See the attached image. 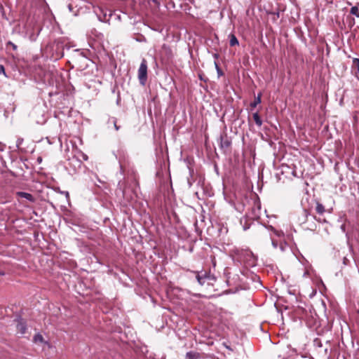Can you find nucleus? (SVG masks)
I'll list each match as a JSON object with an SVG mask.
<instances>
[{"mask_svg": "<svg viewBox=\"0 0 359 359\" xmlns=\"http://www.w3.org/2000/svg\"><path fill=\"white\" fill-rule=\"evenodd\" d=\"M229 253L234 262H237L246 268L257 265V257L249 248L234 247L230 250Z\"/></svg>", "mask_w": 359, "mask_h": 359, "instance_id": "1", "label": "nucleus"}, {"mask_svg": "<svg viewBox=\"0 0 359 359\" xmlns=\"http://www.w3.org/2000/svg\"><path fill=\"white\" fill-rule=\"evenodd\" d=\"M260 207H257V211H259ZM257 210L255 207L252 208V213L250 215H246L240 219L241 225L244 231H247L252 226L255 225V220L259 219V213L256 212Z\"/></svg>", "mask_w": 359, "mask_h": 359, "instance_id": "2", "label": "nucleus"}, {"mask_svg": "<svg viewBox=\"0 0 359 359\" xmlns=\"http://www.w3.org/2000/svg\"><path fill=\"white\" fill-rule=\"evenodd\" d=\"M71 60L79 69H84L88 67V57L83 51L74 50L71 56Z\"/></svg>", "mask_w": 359, "mask_h": 359, "instance_id": "3", "label": "nucleus"}, {"mask_svg": "<svg viewBox=\"0 0 359 359\" xmlns=\"http://www.w3.org/2000/svg\"><path fill=\"white\" fill-rule=\"evenodd\" d=\"M196 275L197 282L200 285H203L205 283L209 284L210 281L215 280V277L212 275L210 271H189Z\"/></svg>", "mask_w": 359, "mask_h": 359, "instance_id": "4", "label": "nucleus"}, {"mask_svg": "<svg viewBox=\"0 0 359 359\" xmlns=\"http://www.w3.org/2000/svg\"><path fill=\"white\" fill-rule=\"evenodd\" d=\"M13 322L15 325L16 330L18 333L21 334H25L27 333L28 330V322L27 320L22 318L20 313H17L15 314V318L13 319Z\"/></svg>", "mask_w": 359, "mask_h": 359, "instance_id": "5", "label": "nucleus"}, {"mask_svg": "<svg viewBox=\"0 0 359 359\" xmlns=\"http://www.w3.org/2000/svg\"><path fill=\"white\" fill-rule=\"evenodd\" d=\"M147 72V62L145 59H142L137 71V77L139 79V82L140 85L142 86H144L147 83L148 79Z\"/></svg>", "mask_w": 359, "mask_h": 359, "instance_id": "6", "label": "nucleus"}, {"mask_svg": "<svg viewBox=\"0 0 359 359\" xmlns=\"http://www.w3.org/2000/svg\"><path fill=\"white\" fill-rule=\"evenodd\" d=\"M53 53L51 57L54 60H57L62 58L64 55V45L62 42L54 41L50 46Z\"/></svg>", "mask_w": 359, "mask_h": 359, "instance_id": "7", "label": "nucleus"}, {"mask_svg": "<svg viewBox=\"0 0 359 359\" xmlns=\"http://www.w3.org/2000/svg\"><path fill=\"white\" fill-rule=\"evenodd\" d=\"M231 145V139L228 136L226 133H222L219 136V148L226 152L230 149Z\"/></svg>", "mask_w": 359, "mask_h": 359, "instance_id": "8", "label": "nucleus"}, {"mask_svg": "<svg viewBox=\"0 0 359 359\" xmlns=\"http://www.w3.org/2000/svg\"><path fill=\"white\" fill-rule=\"evenodd\" d=\"M172 58V51L171 48L163 44L162 46L161 51V59L164 62H169Z\"/></svg>", "mask_w": 359, "mask_h": 359, "instance_id": "9", "label": "nucleus"}, {"mask_svg": "<svg viewBox=\"0 0 359 359\" xmlns=\"http://www.w3.org/2000/svg\"><path fill=\"white\" fill-rule=\"evenodd\" d=\"M303 221L302 224H306L309 219L311 218L313 221L316 220L319 223H325L327 222L325 219H321L320 217H317L315 215H311V211L308 209H304L303 210Z\"/></svg>", "mask_w": 359, "mask_h": 359, "instance_id": "10", "label": "nucleus"}, {"mask_svg": "<svg viewBox=\"0 0 359 359\" xmlns=\"http://www.w3.org/2000/svg\"><path fill=\"white\" fill-rule=\"evenodd\" d=\"M139 342V340H137V342L136 341H133L129 344V346L134 350L136 353L145 354L148 351L147 346L144 345L140 346L138 344Z\"/></svg>", "mask_w": 359, "mask_h": 359, "instance_id": "11", "label": "nucleus"}, {"mask_svg": "<svg viewBox=\"0 0 359 359\" xmlns=\"http://www.w3.org/2000/svg\"><path fill=\"white\" fill-rule=\"evenodd\" d=\"M315 203L316 212L320 216L323 215L327 211L325 206L318 200H315Z\"/></svg>", "mask_w": 359, "mask_h": 359, "instance_id": "12", "label": "nucleus"}, {"mask_svg": "<svg viewBox=\"0 0 359 359\" xmlns=\"http://www.w3.org/2000/svg\"><path fill=\"white\" fill-rule=\"evenodd\" d=\"M127 187V183L125 180L119 181L117 184L116 191L120 192L123 197H125L126 189Z\"/></svg>", "mask_w": 359, "mask_h": 359, "instance_id": "13", "label": "nucleus"}, {"mask_svg": "<svg viewBox=\"0 0 359 359\" xmlns=\"http://www.w3.org/2000/svg\"><path fill=\"white\" fill-rule=\"evenodd\" d=\"M17 196L20 198H26L27 201L34 203L35 201V198L34 196L29 193L24 192V191H18L16 193Z\"/></svg>", "mask_w": 359, "mask_h": 359, "instance_id": "14", "label": "nucleus"}, {"mask_svg": "<svg viewBox=\"0 0 359 359\" xmlns=\"http://www.w3.org/2000/svg\"><path fill=\"white\" fill-rule=\"evenodd\" d=\"M262 93L259 92L257 95L255 97L253 102H250V107L251 109L255 108L259 104L262 102Z\"/></svg>", "mask_w": 359, "mask_h": 359, "instance_id": "15", "label": "nucleus"}, {"mask_svg": "<svg viewBox=\"0 0 359 359\" xmlns=\"http://www.w3.org/2000/svg\"><path fill=\"white\" fill-rule=\"evenodd\" d=\"M184 359H201V356L199 353L190 351L186 353Z\"/></svg>", "mask_w": 359, "mask_h": 359, "instance_id": "16", "label": "nucleus"}, {"mask_svg": "<svg viewBox=\"0 0 359 359\" xmlns=\"http://www.w3.org/2000/svg\"><path fill=\"white\" fill-rule=\"evenodd\" d=\"M188 168L189 171V177L187 178V184L189 185V187H191L195 181L194 179V170L190 165L188 166Z\"/></svg>", "mask_w": 359, "mask_h": 359, "instance_id": "17", "label": "nucleus"}, {"mask_svg": "<svg viewBox=\"0 0 359 359\" xmlns=\"http://www.w3.org/2000/svg\"><path fill=\"white\" fill-rule=\"evenodd\" d=\"M229 38L230 46H235L239 45V41L233 34H230L229 35Z\"/></svg>", "mask_w": 359, "mask_h": 359, "instance_id": "18", "label": "nucleus"}, {"mask_svg": "<svg viewBox=\"0 0 359 359\" xmlns=\"http://www.w3.org/2000/svg\"><path fill=\"white\" fill-rule=\"evenodd\" d=\"M252 117H253V119H254L255 123L259 127L262 126V125L263 123V121H262V118H261V117H260V116L259 114V112L257 111V112L254 113L253 115H252Z\"/></svg>", "mask_w": 359, "mask_h": 359, "instance_id": "19", "label": "nucleus"}, {"mask_svg": "<svg viewBox=\"0 0 359 359\" xmlns=\"http://www.w3.org/2000/svg\"><path fill=\"white\" fill-rule=\"evenodd\" d=\"M353 67H355L357 69L356 72H355V76L356 78L358 79V80L359 81V58H353Z\"/></svg>", "mask_w": 359, "mask_h": 359, "instance_id": "20", "label": "nucleus"}, {"mask_svg": "<svg viewBox=\"0 0 359 359\" xmlns=\"http://www.w3.org/2000/svg\"><path fill=\"white\" fill-rule=\"evenodd\" d=\"M304 224L306 225V228L310 231H314L317 229V224L314 222L313 220L311 222L309 221L306 224Z\"/></svg>", "mask_w": 359, "mask_h": 359, "instance_id": "21", "label": "nucleus"}, {"mask_svg": "<svg viewBox=\"0 0 359 359\" xmlns=\"http://www.w3.org/2000/svg\"><path fill=\"white\" fill-rule=\"evenodd\" d=\"M281 252H285L288 248V244L284 241H280L278 247Z\"/></svg>", "mask_w": 359, "mask_h": 359, "instance_id": "22", "label": "nucleus"}, {"mask_svg": "<svg viewBox=\"0 0 359 359\" xmlns=\"http://www.w3.org/2000/svg\"><path fill=\"white\" fill-rule=\"evenodd\" d=\"M350 13L353 15H355L357 18H359V9L357 6H353L351 8Z\"/></svg>", "mask_w": 359, "mask_h": 359, "instance_id": "23", "label": "nucleus"}, {"mask_svg": "<svg viewBox=\"0 0 359 359\" xmlns=\"http://www.w3.org/2000/svg\"><path fill=\"white\" fill-rule=\"evenodd\" d=\"M214 65H215V69L217 70V73L218 74V76H223L224 75V72L220 68L218 62L217 61H215Z\"/></svg>", "mask_w": 359, "mask_h": 359, "instance_id": "24", "label": "nucleus"}, {"mask_svg": "<svg viewBox=\"0 0 359 359\" xmlns=\"http://www.w3.org/2000/svg\"><path fill=\"white\" fill-rule=\"evenodd\" d=\"M198 77L201 81H203L205 83H207L209 81L208 78L205 75V74L203 72H200L198 73Z\"/></svg>", "mask_w": 359, "mask_h": 359, "instance_id": "25", "label": "nucleus"}, {"mask_svg": "<svg viewBox=\"0 0 359 359\" xmlns=\"http://www.w3.org/2000/svg\"><path fill=\"white\" fill-rule=\"evenodd\" d=\"M283 168H286V169H288L289 170H290V173L294 176V177H297V172H296V170H295V166H293L292 168L288 166V165H283Z\"/></svg>", "mask_w": 359, "mask_h": 359, "instance_id": "26", "label": "nucleus"}, {"mask_svg": "<svg viewBox=\"0 0 359 359\" xmlns=\"http://www.w3.org/2000/svg\"><path fill=\"white\" fill-rule=\"evenodd\" d=\"M23 142H24L23 138L20 137L17 140L16 147H18V149L19 150H23V148L22 147V144Z\"/></svg>", "mask_w": 359, "mask_h": 359, "instance_id": "27", "label": "nucleus"}, {"mask_svg": "<svg viewBox=\"0 0 359 359\" xmlns=\"http://www.w3.org/2000/svg\"><path fill=\"white\" fill-rule=\"evenodd\" d=\"M33 341L35 344H39V343H45L47 344H48V342L47 341L44 340V338H33Z\"/></svg>", "mask_w": 359, "mask_h": 359, "instance_id": "28", "label": "nucleus"}, {"mask_svg": "<svg viewBox=\"0 0 359 359\" xmlns=\"http://www.w3.org/2000/svg\"><path fill=\"white\" fill-rule=\"evenodd\" d=\"M11 46L13 50H17L18 46L12 41H9L6 43V47Z\"/></svg>", "mask_w": 359, "mask_h": 359, "instance_id": "29", "label": "nucleus"}, {"mask_svg": "<svg viewBox=\"0 0 359 359\" xmlns=\"http://www.w3.org/2000/svg\"><path fill=\"white\" fill-rule=\"evenodd\" d=\"M67 222H69V223H70V224H72L73 225H79V224L76 222V218H74V217L68 218L67 219Z\"/></svg>", "mask_w": 359, "mask_h": 359, "instance_id": "30", "label": "nucleus"}, {"mask_svg": "<svg viewBox=\"0 0 359 359\" xmlns=\"http://www.w3.org/2000/svg\"><path fill=\"white\" fill-rule=\"evenodd\" d=\"M313 343H314L315 346H317L318 347H321L322 346V344H321V341L320 340V338H315L314 340H313Z\"/></svg>", "mask_w": 359, "mask_h": 359, "instance_id": "31", "label": "nucleus"}, {"mask_svg": "<svg viewBox=\"0 0 359 359\" xmlns=\"http://www.w3.org/2000/svg\"><path fill=\"white\" fill-rule=\"evenodd\" d=\"M223 345L231 351H233L234 350V348L231 347L228 342H223Z\"/></svg>", "mask_w": 359, "mask_h": 359, "instance_id": "32", "label": "nucleus"}, {"mask_svg": "<svg viewBox=\"0 0 359 359\" xmlns=\"http://www.w3.org/2000/svg\"><path fill=\"white\" fill-rule=\"evenodd\" d=\"M279 243H280V241H277V240H274V239L272 240V245L273 246L274 248H278Z\"/></svg>", "mask_w": 359, "mask_h": 359, "instance_id": "33", "label": "nucleus"}, {"mask_svg": "<svg viewBox=\"0 0 359 359\" xmlns=\"http://www.w3.org/2000/svg\"><path fill=\"white\" fill-rule=\"evenodd\" d=\"M234 279H235V278H234V277H233V278H231V277H230V276H228V277H227V279H226V283H227V285H233V283H232V282H233V280Z\"/></svg>", "mask_w": 359, "mask_h": 359, "instance_id": "34", "label": "nucleus"}, {"mask_svg": "<svg viewBox=\"0 0 359 359\" xmlns=\"http://www.w3.org/2000/svg\"><path fill=\"white\" fill-rule=\"evenodd\" d=\"M1 74L6 75L5 68L2 65H0V74Z\"/></svg>", "mask_w": 359, "mask_h": 359, "instance_id": "35", "label": "nucleus"}, {"mask_svg": "<svg viewBox=\"0 0 359 359\" xmlns=\"http://www.w3.org/2000/svg\"><path fill=\"white\" fill-rule=\"evenodd\" d=\"M288 293L290 294L296 295V290H294V289H293V290L289 289L288 290Z\"/></svg>", "mask_w": 359, "mask_h": 359, "instance_id": "36", "label": "nucleus"}, {"mask_svg": "<svg viewBox=\"0 0 359 359\" xmlns=\"http://www.w3.org/2000/svg\"><path fill=\"white\" fill-rule=\"evenodd\" d=\"M114 128H115L116 130H118L120 128V126H117L116 119L114 120Z\"/></svg>", "mask_w": 359, "mask_h": 359, "instance_id": "37", "label": "nucleus"}, {"mask_svg": "<svg viewBox=\"0 0 359 359\" xmlns=\"http://www.w3.org/2000/svg\"><path fill=\"white\" fill-rule=\"evenodd\" d=\"M153 3L155 4L156 6H160V1L159 0H151Z\"/></svg>", "mask_w": 359, "mask_h": 359, "instance_id": "38", "label": "nucleus"}, {"mask_svg": "<svg viewBox=\"0 0 359 359\" xmlns=\"http://www.w3.org/2000/svg\"><path fill=\"white\" fill-rule=\"evenodd\" d=\"M213 57L216 60H217L219 57V55L217 53H215L212 54Z\"/></svg>", "mask_w": 359, "mask_h": 359, "instance_id": "39", "label": "nucleus"}, {"mask_svg": "<svg viewBox=\"0 0 359 359\" xmlns=\"http://www.w3.org/2000/svg\"><path fill=\"white\" fill-rule=\"evenodd\" d=\"M283 168V166L281 167ZM289 170L288 169H286V168H282V173H284V172H289Z\"/></svg>", "mask_w": 359, "mask_h": 359, "instance_id": "40", "label": "nucleus"}, {"mask_svg": "<svg viewBox=\"0 0 359 359\" xmlns=\"http://www.w3.org/2000/svg\"><path fill=\"white\" fill-rule=\"evenodd\" d=\"M82 156H83V160H85V161L88 160V156L86 154H82Z\"/></svg>", "mask_w": 359, "mask_h": 359, "instance_id": "41", "label": "nucleus"}, {"mask_svg": "<svg viewBox=\"0 0 359 359\" xmlns=\"http://www.w3.org/2000/svg\"><path fill=\"white\" fill-rule=\"evenodd\" d=\"M34 337H42V335L39 332H37L36 334H35L34 335Z\"/></svg>", "mask_w": 359, "mask_h": 359, "instance_id": "42", "label": "nucleus"}, {"mask_svg": "<svg viewBox=\"0 0 359 359\" xmlns=\"http://www.w3.org/2000/svg\"><path fill=\"white\" fill-rule=\"evenodd\" d=\"M355 24V20L354 18L352 19V22L350 23V26L352 27Z\"/></svg>", "mask_w": 359, "mask_h": 359, "instance_id": "43", "label": "nucleus"}, {"mask_svg": "<svg viewBox=\"0 0 359 359\" xmlns=\"http://www.w3.org/2000/svg\"><path fill=\"white\" fill-rule=\"evenodd\" d=\"M4 275H5V272L4 271L0 270V276H4Z\"/></svg>", "mask_w": 359, "mask_h": 359, "instance_id": "44", "label": "nucleus"}, {"mask_svg": "<svg viewBox=\"0 0 359 359\" xmlns=\"http://www.w3.org/2000/svg\"><path fill=\"white\" fill-rule=\"evenodd\" d=\"M341 229L342 231H345V226L344 224L341 225Z\"/></svg>", "mask_w": 359, "mask_h": 359, "instance_id": "45", "label": "nucleus"}, {"mask_svg": "<svg viewBox=\"0 0 359 359\" xmlns=\"http://www.w3.org/2000/svg\"><path fill=\"white\" fill-rule=\"evenodd\" d=\"M68 8L70 11L72 10V6L71 4H69Z\"/></svg>", "mask_w": 359, "mask_h": 359, "instance_id": "46", "label": "nucleus"}, {"mask_svg": "<svg viewBox=\"0 0 359 359\" xmlns=\"http://www.w3.org/2000/svg\"><path fill=\"white\" fill-rule=\"evenodd\" d=\"M41 160H42V159H41V157H39V158H37V161H38V162H41Z\"/></svg>", "mask_w": 359, "mask_h": 359, "instance_id": "47", "label": "nucleus"}, {"mask_svg": "<svg viewBox=\"0 0 359 359\" xmlns=\"http://www.w3.org/2000/svg\"><path fill=\"white\" fill-rule=\"evenodd\" d=\"M75 160L79 163V165L82 163L81 161H79L78 159L76 158Z\"/></svg>", "mask_w": 359, "mask_h": 359, "instance_id": "48", "label": "nucleus"}, {"mask_svg": "<svg viewBox=\"0 0 359 359\" xmlns=\"http://www.w3.org/2000/svg\"><path fill=\"white\" fill-rule=\"evenodd\" d=\"M0 8H1V9H4V7H3V6H2L1 4H0Z\"/></svg>", "mask_w": 359, "mask_h": 359, "instance_id": "49", "label": "nucleus"}, {"mask_svg": "<svg viewBox=\"0 0 359 359\" xmlns=\"http://www.w3.org/2000/svg\"><path fill=\"white\" fill-rule=\"evenodd\" d=\"M269 341L271 342V343H273L272 341H271V337H269Z\"/></svg>", "mask_w": 359, "mask_h": 359, "instance_id": "50", "label": "nucleus"}, {"mask_svg": "<svg viewBox=\"0 0 359 359\" xmlns=\"http://www.w3.org/2000/svg\"><path fill=\"white\" fill-rule=\"evenodd\" d=\"M351 342L352 344L353 343V338H351Z\"/></svg>", "mask_w": 359, "mask_h": 359, "instance_id": "51", "label": "nucleus"}]
</instances>
